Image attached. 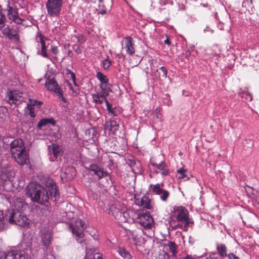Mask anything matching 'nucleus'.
Returning a JSON list of instances; mask_svg holds the SVG:
<instances>
[{"label": "nucleus", "mask_w": 259, "mask_h": 259, "mask_svg": "<svg viewBox=\"0 0 259 259\" xmlns=\"http://www.w3.org/2000/svg\"><path fill=\"white\" fill-rule=\"evenodd\" d=\"M12 158L19 165H24L29 160L28 153L26 150L23 141L20 138L13 140L10 144Z\"/></svg>", "instance_id": "obj_1"}, {"label": "nucleus", "mask_w": 259, "mask_h": 259, "mask_svg": "<svg viewBox=\"0 0 259 259\" xmlns=\"http://www.w3.org/2000/svg\"><path fill=\"white\" fill-rule=\"evenodd\" d=\"M173 212L177 222L186 224V226H191L194 224L192 219L189 218V212L184 206H175Z\"/></svg>", "instance_id": "obj_2"}, {"label": "nucleus", "mask_w": 259, "mask_h": 259, "mask_svg": "<svg viewBox=\"0 0 259 259\" xmlns=\"http://www.w3.org/2000/svg\"><path fill=\"white\" fill-rule=\"evenodd\" d=\"M136 214L135 221L145 229H151L154 226V220L149 211H139Z\"/></svg>", "instance_id": "obj_3"}, {"label": "nucleus", "mask_w": 259, "mask_h": 259, "mask_svg": "<svg viewBox=\"0 0 259 259\" xmlns=\"http://www.w3.org/2000/svg\"><path fill=\"white\" fill-rule=\"evenodd\" d=\"M9 222L11 224H15L20 227H25L29 225L26 215L22 212L17 209L12 210Z\"/></svg>", "instance_id": "obj_4"}, {"label": "nucleus", "mask_w": 259, "mask_h": 259, "mask_svg": "<svg viewBox=\"0 0 259 259\" xmlns=\"http://www.w3.org/2000/svg\"><path fill=\"white\" fill-rule=\"evenodd\" d=\"M63 0H47L46 8L51 17H58L60 14Z\"/></svg>", "instance_id": "obj_5"}, {"label": "nucleus", "mask_w": 259, "mask_h": 259, "mask_svg": "<svg viewBox=\"0 0 259 259\" xmlns=\"http://www.w3.org/2000/svg\"><path fill=\"white\" fill-rule=\"evenodd\" d=\"M0 259H32L24 250H10L0 254Z\"/></svg>", "instance_id": "obj_6"}, {"label": "nucleus", "mask_w": 259, "mask_h": 259, "mask_svg": "<svg viewBox=\"0 0 259 259\" xmlns=\"http://www.w3.org/2000/svg\"><path fill=\"white\" fill-rule=\"evenodd\" d=\"M85 228V224L80 219L77 218L73 219L69 225L72 233L79 238L83 237V231Z\"/></svg>", "instance_id": "obj_7"}, {"label": "nucleus", "mask_w": 259, "mask_h": 259, "mask_svg": "<svg viewBox=\"0 0 259 259\" xmlns=\"http://www.w3.org/2000/svg\"><path fill=\"white\" fill-rule=\"evenodd\" d=\"M10 2L8 1L7 8L6 10L7 11L8 18L10 21H12L17 24H21L24 21V19L19 17L18 9L10 6Z\"/></svg>", "instance_id": "obj_8"}, {"label": "nucleus", "mask_w": 259, "mask_h": 259, "mask_svg": "<svg viewBox=\"0 0 259 259\" xmlns=\"http://www.w3.org/2000/svg\"><path fill=\"white\" fill-rule=\"evenodd\" d=\"M15 175L14 169L11 167H4L0 172V186L8 181L12 182Z\"/></svg>", "instance_id": "obj_9"}, {"label": "nucleus", "mask_w": 259, "mask_h": 259, "mask_svg": "<svg viewBox=\"0 0 259 259\" xmlns=\"http://www.w3.org/2000/svg\"><path fill=\"white\" fill-rule=\"evenodd\" d=\"M41 186L40 184L34 182L29 183L26 186L25 189L26 194L32 201H35L38 193L40 192L39 190Z\"/></svg>", "instance_id": "obj_10"}, {"label": "nucleus", "mask_w": 259, "mask_h": 259, "mask_svg": "<svg viewBox=\"0 0 259 259\" xmlns=\"http://www.w3.org/2000/svg\"><path fill=\"white\" fill-rule=\"evenodd\" d=\"M40 235L44 251L47 252L50 250L49 246L51 243L52 234L48 229L44 228L40 231Z\"/></svg>", "instance_id": "obj_11"}, {"label": "nucleus", "mask_w": 259, "mask_h": 259, "mask_svg": "<svg viewBox=\"0 0 259 259\" xmlns=\"http://www.w3.org/2000/svg\"><path fill=\"white\" fill-rule=\"evenodd\" d=\"M150 162L151 165L154 167V170L156 174L160 173L162 177L169 175V169L168 166L164 161H161L159 163L157 164L150 160Z\"/></svg>", "instance_id": "obj_12"}, {"label": "nucleus", "mask_w": 259, "mask_h": 259, "mask_svg": "<svg viewBox=\"0 0 259 259\" xmlns=\"http://www.w3.org/2000/svg\"><path fill=\"white\" fill-rule=\"evenodd\" d=\"M5 24L0 26V30L3 35L7 37L10 40H14L16 42H18L20 41L19 34L16 32V30L13 28H10L9 26L4 28Z\"/></svg>", "instance_id": "obj_13"}, {"label": "nucleus", "mask_w": 259, "mask_h": 259, "mask_svg": "<svg viewBox=\"0 0 259 259\" xmlns=\"http://www.w3.org/2000/svg\"><path fill=\"white\" fill-rule=\"evenodd\" d=\"M47 181L45 183L46 186L48 188L51 199L55 201L57 197L59 196L58 190L57 186L55 182H54L51 178L47 177Z\"/></svg>", "instance_id": "obj_14"}, {"label": "nucleus", "mask_w": 259, "mask_h": 259, "mask_svg": "<svg viewBox=\"0 0 259 259\" xmlns=\"http://www.w3.org/2000/svg\"><path fill=\"white\" fill-rule=\"evenodd\" d=\"M86 169L93 172L94 175L97 176L98 179H101L108 175L107 171H105L101 166L96 164H91L89 166L85 167Z\"/></svg>", "instance_id": "obj_15"}, {"label": "nucleus", "mask_w": 259, "mask_h": 259, "mask_svg": "<svg viewBox=\"0 0 259 259\" xmlns=\"http://www.w3.org/2000/svg\"><path fill=\"white\" fill-rule=\"evenodd\" d=\"M39 191L40 192L38 193L34 202L41 205H47L46 203H48L49 200L48 192L46 189L42 185L40 187Z\"/></svg>", "instance_id": "obj_16"}, {"label": "nucleus", "mask_w": 259, "mask_h": 259, "mask_svg": "<svg viewBox=\"0 0 259 259\" xmlns=\"http://www.w3.org/2000/svg\"><path fill=\"white\" fill-rule=\"evenodd\" d=\"M150 186H153V192L158 195H160V198L163 201H166L167 198L169 196V192L167 190H163L160 187L159 184L155 185H150Z\"/></svg>", "instance_id": "obj_17"}, {"label": "nucleus", "mask_w": 259, "mask_h": 259, "mask_svg": "<svg viewBox=\"0 0 259 259\" xmlns=\"http://www.w3.org/2000/svg\"><path fill=\"white\" fill-rule=\"evenodd\" d=\"M48 149L50 153V159L52 161H55L62 154L61 147L58 145L53 144L52 146H49Z\"/></svg>", "instance_id": "obj_18"}, {"label": "nucleus", "mask_w": 259, "mask_h": 259, "mask_svg": "<svg viewBox=\"0 0 259 259\" xmlns=\"http://www.w3.org/2000/svg\"><path fill=\"white\" fill-rule=\"evenodd\" d=\"M44 38L45 36L40 33H38L36 36L35 40L36 42L40 44L41 47V51H38L37 53L39 55L42 56L43 57L50 59V57L47 52V47L46 46Z\"/></svg>", "instance_id": "obj_19"}, {"label": "nucleus", "mask_w": 259, "mask_h": 259, "mask_svg": "<svg viewBox=\"0 0 259 259\" xmlns=\"http://www.w3.org/2000/svg\"><path fill=\"white\" fill-rule=\"evenodd\" d=\"M7 101L10 104H16L18 102H20L22 98V93L18 91H10L7 94Z\"/></svg>", "instance_id": "obj_20"}, {"label": "nucleus", "mask_w": 259, "mask_h": 259, "mask_svg": "<svg viewBox=\"0 0 259 259\" xmlns=\"http://www.w3.org/2000/svg\"><path fill=\"white\" fill-rule=\"evenodd\" d=\"M125 40V49L127 54L131 56L135 52V44L133 39L131 36L125 37L124 38Z\"/></svg>", "instance_id": "obj_21"}, {"label": "nucleus", "mask_w": 259, "mask_h": 259, "mask_svg": "<svg viewBox=\"0 0 259 259\" xmlns=\"http://www.w3.org/2000/svg\"><path fill=\"white\" fill-rule=\"evenodd\" d=\"M133 211L132 210H123L120 215L118 216V221L121 223H126L134 222L135 221V218H131V213H133Z\"/></svg>", "instance_id": "obj_22"}, {"label": "nucleus", "mask_w": 259, "mask_h": 259, "mask_svg": "<svg viewBox=\"0 0 259 259\" xmlns=\"http://www.w3.org/2000/svg\"><path fill=\"white\" fill-rule=\"evenodd\" d=\"M126 164H127L132 169V171L134 173H137L139 171L141 164L140 161L136 160L134 157L131 158H128L126 160Z\"/></svg>", "instance_id": "obj_23"}, {"label": "nucleus", "mask_w": 259, "mask_h": 259, "mask_svg": "<svg viewBox=\"0 0 259 259\" xmlns=\"http://www.w3.org/2000/svg\"><path fill=\"white\" fill-rule=\"evenodd\" d=\"M46 87L49 91L55 93L61 89V88L55 79H50L49 77L46 80Z\"/></svg>", "instance_id": "obj_24"}, {"label": "nucleus", "mask_w": 259, "mask_h": 259, "mask_svg": "<svg viewBox=\"0 0 259 259\" xmlns=\"http://www.w3.org/2000/svg\"><path fill=\"white\" fill-rule=\"evenodd\" d=\"M137 203L142 207L148 209L153 208L151 201L149 199V197L146 195L143 196L140 199L137 200Z\"/></svg>", "instance_id": "obj_25"}, {"label": "nucleus", "mask_w": 259, "mask_h": 259, "mask_svg": "<svg viewBox=\"0 0 259 259\" xmlns=\"http://www.w3.org/2000/svg\"><path fill=\"white\" fill-rule=\"evenodd\" d=\"M56 124V121L53 118H43L40 119L37 125V128L38 130H41L44 127L48 126L49 124L55 125Z\"/></svg>", "instance_id": "obj_26"}, {"label": "nucleus", "mask_w": 259, "mask_h": 259, "mask_svg": "<svg viewBox=\"0 0 259 259\" xmlns=\"http://www.w3.org/2000/svg\"><path fill=\"white\" fill-rule=\"evenodd\" d=\"M76 169L72 166H68L64 169L63 175L67 180H71L76 176Z\"/></svg>", "instance_id": "obj_27"}, {"label": "nucleus", "mask_w": 259, "mask_h": 259, "mask_svg": "<svg viewBox=\"0 0 259 259\" xmlns=\"http://www.w3.org/2000/svg\"><path fill=\"white\" fill-rule=\"evenodd\" d=\"M142 231H140L139 233L133 234V238L137 245L141 246L146 242V239L142 235Z\"/></svg>", "instance_id": "obj_28"}, {"label": "nucleus", "mask_w": 259, "mask_h": 259, "mask_svg": "<svg viewBox=\"0 0 259 259\" xmlns=\"http://www.w3.org/2000/svg\"><path fill=\"white\" fill-rule=\"evenodd\" d=\"M217 249L220 255V257L223 258L224 257L228 256V248L225 244L223 243L217 244Z\"/></svg>", "instance_id": "obj_29"}, {"label": "nucleus", "mask_w": 259, "mask_h": 259, "mask_svg": "<svg viewBox=\"0 0 259 259\" xmlns=\"http://www.w3.org/2000/svg\"><path fill=\"white\" fill-rule=\"evenodd\" d=\"M106 130H109L110 132H115L118 130V124L114 120H111L105 126Z\"/></svg>", "instance_id": "obj_30"}, {"label": "nucleus", "mask_w": 259, "mask_h": 259, "mask_svg": "<svg viewBox=\"0 0 259 259\" xmlns=\"http://www.w3.org/2000/svg\"><path fill=\"white\" fill-rule=\"evenodd\" d=\"M118 252L119 255L124 259H135L131 253L124 248H119Z\"/></svg>", "instance_id": "obj_31"}, {"label": "nucleus", "mask_w": 259, "mask_h": 259, "mask_svg": "<svg viewBox=\"0 0 259 259\" xmlns=\"http://www.w3.org/2000/svg\"><path fill=\"white\" fill-rule=\"evenodd\" d=\"M110 209L112 215H114L115 219L118 220L117 215L119 216L123 209H121L119 206L117 207L116 206H112Z\"/></svg>", "instance_id": "obj_32"}, {"label": "nucleus", "mask_w": 259, "mask_h": 259, "mask_svg": "<svg viewBox=\"0 0 259 259\" xmlns=\"http://www.w3.org/2000/svg\"><path fill=\"white\" fill-rule=\"evenodd\" d=\"M93 101L96 103L102 104L106 100L104 95H100V94L92 95Z\"/></svg>", "instance_id": "obj_33"}, {"label": "nucleus", "mask_w": 259, "mask_h": 259, "mask_svg": "<svg viewBox=\"0 0 259 259\" xmlns=\"http://www.w3.org/2000/svg\"><path fill=\"white\" fill-rule=\"evenodd\" d=\"M169 247V250L171 252L172 255H176L177 251V246L174 242L167 241V243L166 244Z\"/></svg>", "instance_id": "obj_34"}, {"label": "nucleus", "mask_w": 259, "mask_h": 259, "mask_svg": "<svg viewBox=\"0 0 259 259\" xmlns=\"http://www.w3.org/2000/svg\"><path fill=\"white\" fill-rule=\"evenodd\" d=\"M96 77L102 84L106 83L108 81L107 77L101 72H98L97 73Z\"/></svg>", "instance_id": "obj_35"}, {"label": "nucleus", "mask_w": 259, "mask_h": 259, "mask_svg": "<svg viewBox=\"0 0 259 259\" xmlns=\"http://www.w3.org/2000/svg\"><path fill=\"white\" fill-rule=\"evenodd\" d=\"M3 219V213L0 211V232L6 230L7 228V224L2 222Z\"/></svg>", "instance_id": "obj_36"}, {"label": "nucleus", "mask_w": 259, "mask_h": 259, "mask_svg": "<svg viewBox=\"0 0 259 259\" xmlns=\"http://www.w3.org/2000/svg\"><path fill=\"white\" fill-rule=\"evenodd\" d=\"M157 72H158L159 77L161 75V76L164 78L167 77V71L165 67H160L158 70H157Z\"/></svg>", "instance_id": "obj_37"}, {"label": "nucleus", "mask_w": 259, "mask_h": 259, "mask_svg": "<svg viewBox=\"0 0 259 259\" xmlns=\"http://www.w3.org/2000/svg\"><path fill=\"white\" fill-rule=\"evenodd\" d=\"M186 170L184 168H180L177 170V173L180 175L179 179H186L188 180L189 178L186 174Z\"/></svg>", "instance_id": "obj_38"}, {"label": "nucleus", "mask_w": 259, "mask_h": 259, "mask_svg": "<svg viewBox=\"0 0 259 259\" xmlns=\"http://www.w3.org/2000/svg\"><path fill=\"white\" fill-rule=\"evenodd\" d=\"M172 230H176L178 228L181 229L184 231H187L188 228L189 226H186V224H185L184 225H182V224L178 223L176 225L170 226Z\"/></svg>", "instance_id": "obj_39"}, {"label": "nucleus", "mask_w": 259, "mask_h": 259, "mask_svg": "<svg viewBox=\"0 0 259 259\" xmlns=\"http://www.w3.org/2000/svg\"><path fill=\"white\" fill-rule=\"evenodd\" d=\"M112 64V61L108 56L107 58L103 61V67L105 70H108Z\"/></svg>", "instance_id": "obj_40"}, {"label": "nucleus", "mask_w": 259, "mask_h": 259, "mask_svg": "<svg viewBox=\"0 0 259 259\" xmlns=\"http://www.w3.org/2000/svg\"><path fill=\"white\" fill-rule=\"evenodd\" d=\"M89 251L88 250H87L86 251V256L84 257V259H104L102 257L101 255H99V254H97V256H95V255H93L92 254H91L90 255H89Z\"/></svg>", "instance_id": "obj_41"}, {"label": "nucleus", "mask_w": 259, "mask_h": 259, "mask_svg": "<svg viewBox=\"0 0 259 259\" xmlns=\"http://www.w3.org/2000/svg\"><path fill=\"white\" fill-rule=\"evenodd\" d=\"M66 74L70 75L71 78L74 84L76 86H77V84L76 83V76L75 73L70 69H66Z\"/></svg>", "instance_id": "obj_42"}, {"label": "nucleus", "mask_w": 259, "mask_h": 259, "mask_svg": "<svg viewBox=\"0 0 259 259\" xmlns=\"http://www.w3.org/2000/svg\"><path fill=\"white\" fill-rule=\"evenodd\" d=\"M27 109L29 110V115L31 117H35L36 114L35 113L34 108L33 106L31 105L30 104H27Z\"/></svg>", "instance_id": "obj_43"}, {"label": "nucleus", "mask_w": 259, "mask_h": 259, "mask_svg": "<svg viewBox=\"0 0 259 259\" xmlns=\"http://www.w3.org/2000/svg\"><path fill=\"white\" fill-rule=\"evenodd\" d=\"M63 92L62 89H60L58 92H57L55 94L59 97V99L64 103L67 102L66 99L63 96Z\"/></svg>", "instance_id": "obj_44"}, {"label": "nucleus", "mask_w": 259, "mask_h": 259, "mask_svg": "<svg viewBox=\"0 0 259 259\" xmlns=\"http://www.w3.org/2000/svg\"><path fill=\"white\" fill-rule=\"evenodd\" d=\"M13 139V138L12 136H6L4 137L2 140L4 144L6 145H10V142L12 141L13 140H11Z\"/></svg>", "instance_id": "obj_45"}, {"label": "nucleus", "mask_w": 259, "mask_h": 259, "mask_svg": "<svg viewBox=\"0 0 259 259\" xmlns=\"http://www.w3.org/2000/svg\"><path fill=\"white\" fill-rule=\"evenodd\" d=\"M242 97H244L248 101H252L253 98L252 95L247 92H244L243 93Z\"/></svg>", "instance_id": "obj_46"}, {"label": "nucleus", "mask_w": 259, "mask_h": 259, "mask_svg": "<svg viewBox=\"0 0 259 259\" xmlns=\"http://www.w3.org/2000/svg\"><path fill=\"white\" fill-rule=\"evenodd\" d=\"M6 21V16L0 10V26H2V25L5 23Z\"/></svg>", "instance_id": "obj_47"}, {"label": "nucleus", "mask_w": 259, "mask_h": 259, "mask_svg": "<svg viewBox=\"0 0 259 259\" xmlns=\"http://www.w3.org/2000/svg\"><path fill=\"white\" fill-rule=\"evenodd\" d=\"M119 113V111H118V110L116 108V107H114V108H112V110H110V112H109V114H110V115H113V116H117Z\"/></svg>", "instance_id": "obj_48"}, {"label": "nucleus", "mask_w": 259, "mask_h": 259, "mask_svg": "<svg viewBox=\"0 0 259 259\" xmlns=\"http://www.w3.org/2000/svg\"><path fill=\"white\" fill-rule=\"evenodd\" d=\"M160 259H169V254L165 251H162V252L160 253Z\"/></svg>", "instance_id": "obj_49"}, {"label": "nucleus", "mask_w": 259, "mask_h": 259, "mask_svg": "<svg viewBox=\"0 0 259 259\" xmlns=\"http://www.w3.org/2000/svg\"><path fill=\"white\" fill-rule=\"evenodd\" d=\"M30 105H32V106L36 105L37 106L40 107L42 104L41 102L38 101L36 100H30Z\"/></svg>", "instance_id": "obj_50"}, {"label": "nucleus", "mask_w": 259, "mask_h": 259, "mask_svg": "<svg viewBox=\"0 0 259 259\" xmlns=\"http://www.w3.org/2000/svg\"><path fill=\"white\" fill-rule=\"evenodd\" d=\"M206 259H223L218 256L215 253H210Z\"/></svg>", "instance_id": "obj_51"}, {"label": "nucleus", "mask_w": 259, "mask_h": 259, "mask_svg": "<svg viewBox=\"0 0 259 259\" xmlns=\"http://www.w3.org/2000/svg\"><path fill=\"white\" fill-rule=\"evenodd\" d=\"M50 50L54 55H56L58 53V48L53 45H51Z\"/></svg>", "instance_id": "obj_52"}, {"label": "nucleus", "mask_w": 259, "mask_h": 259, "mask_svg": "<svg viewBox=\"0 0 259 259\" xmlns=\"http://www.w3.org/2000/svg\"><path fill=\"white\" fill-rule=\"evenodd\" d=\"M45 259H55V256L51 253V251L50 252H46L45 254Z\"/></svg>", "instance_id": "obj_53"}, {"label": "nucleus", "mask_w": 259, "mask_h": 259, "mask_svg": "<svg viewBox=\"0 0 259 259\" xmlns=\"http://www.w3.org/2000/svg\"><path fill=\"white\" fill-rule=\"evenodd\" d=\"M100 88L101 89L102 91L101 94H100V95H104L105 97L109 95V93L107 91V89L106 88H103L101 84L100 85Z\"/></svg>", "instance_id": "obj_54"}, {"label": "nucleus", "mask_w": 259, "mask_h": 259, "mask_svg": "<svg viewBox=\"0 0 259 259\" xmlns=\"http://www.w3.org/2000/svg\"><path fill=\"white\" fill-rule=\"evenodd\" d=\"M105 102L106 104L107 110H108V112H110V110H111L112 108H113L112 105L109 103L106 99L105 100Z\"/></svg>", "instance_id": "obj_55"}, {"label": "nucleus", "mask_w": 259, "mask_h": 259, "mask_svg": "<svg viewBox=\"0 0 259 259\" xmlns=\"http://www.w3.org/2000/svg\"><path fill=\"white\" fill-rule=\"evenodd\" d=\"M247 5H250L251 6L252 5V3H251V1H243V3H242V6L243 7H246Z\"/></svg>", "instance_id": "obj_56"}, {"label": "nucleus", "mask_w": 259, "mask_h": 259, "mask_svg": "<svg viewBox=\"0 0 259 259\" xmlns=\"http://www.w3.org/2000/svg\"><path fill=\"white\" fill-rule=\"evenodd\" d=\"M74 51L75 52H76L77 54H80L81 53V50L80 49V48L78 46L76 47V48L74 49Z\"/></svg>", "instance_id": "obj_57"}, {"label": "nucleus", "mask_w": 259, "mask_h": 259, "mask_svg": "<svg viewBox=\"0 0 259 259\" xmlns=\"http://www.w3.org/2000/svg\"><path fill=\"white\" fill-rule=\"evenodd\" d=\"M164 42L165 44L167 45L168 46H170L171 45V42L167 37L164 41Z\"/></svg>", "instance_id": "obj_58"}, {"label": "nucleus", "mask_w": 259, "mask_h": 259, "mask_svg": "<svg viewBox=\"0 0 259 259\" xmlns=\"http://www.w3.org/2000/svg\"><path fill=\"white\" fill-rule=\"evenodd\" d=\"M184 259H195V257L191 255H187Z\"/></svg>", "instance_id": "obj_59"}, {"label": "nucleus", "mask_w": 259, "mask_h": 259, "mask_svg": "<svg viewBox=\"0 0 259 259\" xmlns=\"http://www.w3.org/2000/svg\"><path fill=\"white\" fill-rule=\"evenodd\" d=\"M247 188H248V189L245 188L246 191L247 192H248L249 189H251L252 191H253L254 190L252 188H251V187H250L249 186H248ZM251 193L252 194H254V193L253 192H251Z\"/></svg>", "instance_id": "obj_60"}, {"label": "nucleus", "mask_w": 259, "mask_h": 259, "mask_svg": "<svg viewBox=\"0 0 259 259\" xmlns=\"http://www.w3.org/2000/svg\"><path fill=\"white\" fill-rule=\"evenodd\" d=\"M191 53L189 51H187L185 53V58L188 59V57L190 56Z\"/></svg>", "instance_id": "obj_61"}, {"label": "nucleus", "mask_w": 259, "mask_h": 259, "mask_svg": "<svg viewBox=\"0 0 259 259\" xmlns=\"http://www.w3.org/2000/svg\"><path fill=\"white\" fill-rule=\"evenodd\" d=\"M99 13L101 14V15H104L106 13V11L105 10H102L99 12Z\"/></svg>", "instance_id": "obj_62"}, {"label": "nucleus", "mask_w": 259, "mask_h": 259, "mask_svg": "<svg viewBox=\"0 0 259 259\" xmlns=\"http://www.w3.org/2000/svg\"><path fill=\"white\" fill-rule=\"evenodd\" d=\"M67 53H68V56H71V55L72 54V52L71 51H70V50L68 51Z\"/></svg>", "instance_id": "obj_63"}, {"label": "nucleus", "mask_w": 259, "mask_h": 259, "mask_svg": "<svg viewBox=\"0 0 259 259\" xmlns=\"http://www.w3.org/2000/svg\"><path fill=\"white\" fill-rule=\"evenodd\" d=\"M103 0H99V3H101Z\"/></svg>", "instance_id": "obj_64"}]
</instances>
